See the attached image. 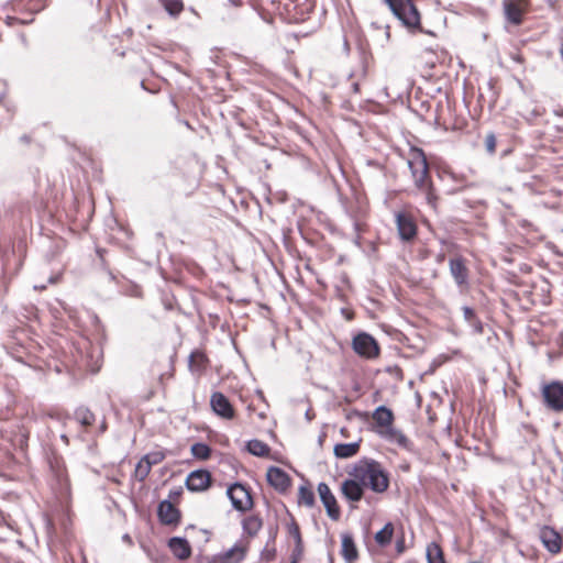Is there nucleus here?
I'll list each match as a JSON object with an SVG mask.
<instances>
[{"label":"nucleus","mask_w":563,"mask_h":563,"mask_svg":"<svg viewBox=\"0 0 563 563\" xmlns=\"http://www.w3.org/2000/svg\"><path fill=\"white\" fill-rule=\"evenodd\" d=\"M349 475L361 482L364 488L368 487L377 494L386 492L389 486L388 473L375 460L358 461Z\"/></svg>","instance_id":"1"},{"label":"nucleus","mask_w":563,"mask_h":563,"mask_svg":"<svg viewBox=\"0 0 563 563\" xmlns=\"http://www.w3.org/2000/svg\"><path fill=\"white\" fill-rule=\"evenodd\" d=\"M408 167L411 172L416 187L426 195L427 202L434 207L437 196L433 192L432 184L429 180V166L422 150L411 148L408 157Z\"/></svg>","instance_id":"2"},{"label":"nucleus","mask_w":563,"mask_h":563,"mask_svg":"<svg viewBox=\"0 0 563 563\" xmlns=\"http://www.w3.org/2000/svg\"><path fill=\"white\" fill-rule=\"evenodd\" d=\"M394 15L408 29L420 27V14L411 0H384Z\"/></svg>","instance_id":"3"},{"label":"nucleus","mask_w":563,"mask_h":563,"mask_svg":"<svg viewBox=\"0 0 563 563\" xmlns=\"http://www.w3.org/2000/svg\"><path fill=\"white\" fill-rule=\"evenodd\" d=\"M542 397L545 406L555 411H563V382L554 380L542 387Z\"/></svg>","instance_id":"4"},{"label":"nucleus","mask_w":563,"mask_h":563,"mask_svg":"<svg viewBox=\"0 0 563 563\" xmlns=\"http://www.w3.org/2000/svg\"><path fill=\"white\" fill-rule=\"evenodd\" d=\"M352 346L354 352L365 358H374L379 354V346L376 340L368 333H358L353 338Z\"/></svg>","instance_id":"5"},{"label":"nucleus","mask_w":563,"mask_h":563,"mask_svg":"<svg viewBox=\"0 0 563 563\" xmlns=\"http://www.w3.org/2000/svg\"><path fill=\"white\" fill-rule=\"evenodd\" d=\"M233 507L240 511L252 508L253 501L249 490L241 484L235 483L228 488L227 492Z\"/></svg>","instance_id":"6"},{"label":"nucleus","mask_w":563,"mask_h":563,"mask_svg":"<svg viewBox=\"0 0 563 563\" xmlns=\"http://www.w3.org/2000/svg\"><path fill=\"white\" fill-rule=\"evenodd\" d=\"M318 493L328 516L333 520H338L340 518V508L330 487L325 483H320L318 485Z\"/></svg>","instance_id":"7"},{"label":"nucleus","mask_w":563,"mask_h":563,"mask_svg":"<svg viewBox=\"0 0 563 563\" xmlns=\"http://www.w3.org/2000/svg\"><path fill=\"white\" fill-rule=\"evenodd\" d=\"M210 406L216 415L223 419H232L234 417V409L229 399L220 391L211 395Z\"/></svg>","instance_id":"8"},{"label":"nucleus","mask_w":563,"mask_h":563,"mask_svg":"<svg viewBox=\"0 0 563 563\" xmlns=\"http://www.w3.org/2000/svg\"><path fill=\"white\" fill-rule=\"evenodd\" d=\"M341 493L346 500L357 503L363 498L364 487L354 476L349 475L341 484Z\"/></svg>","instance_id":"9"},{"label":"nucleus","mask_w":563,"mask_h":563,"mask_svg":"<svg viewBox=\"0 0 563 563\" xmlns=\"http://www.w3.org/2000/svg\"><path fill=\"white\" fill-rule=\"evenodd\" d=\"M211 484V475L206 470L191 472L186 478V486L191 492L206 490Z\"/></svg>","instance_id":"10"},{"label":"nucleus","mask_w":563,"mask_h":563,"mask_svg":"<svg viewBox=\"0 0 563 563\" xmlns=\"http://www.w3.org/2000/svg\"><path fill=\"white\" fill-rule=\"evenodd\" d=\"M396 223L401 240L409 241L416 236L417 227L413 219L409 214L405 212L397 213Z\"/></svg>","instance_id":"11"},{"label":"nucleus","mask_w":563,"mask_h":563,"mask_svg":"<svg viewBox=\"0 0 563 563\" xmlns=\"http://www.w3.org/2000/svg\"><path fill=\"white\" fill-rule=\"evenodd\" d=\"M504 12L508 22L519 25L522 22V15L525 12L523 0H504Z\"/></svg>","instance_id":"12"},{"label":"nucleus","mask_w":563,"mask_h":563,"mask_svg":"<svg viewBox=\"0 0 563 563\" xmlns=\"http://www.w3.org/2000/svg\"><path fill=\"white\" fill-rule=\"evenodd\" d=\"M373 420L376 424L375 432L378 434V431H385L393 428L394 413L389 408L379 406L373 413Z\"/></svg>","instance_id":"13"},{"label":"nucleus","mask_w":563,"mask_h":563,"mask_svg":"<svg viewBox=\"0 0 563 563\" xmlns=\"http://www.w3.org/2000/svg\"><path fill=\"white\" fill-rule=\"evenodd\" d=\"M266 477L269 485L279 492H285L290 485L289 476L279 467H269Z\"/></svg>","instance_id":"14"},{"label":"nucleus","mask_w":563,"mask_h":563,"mask_svg":"<svg viewBox=\"0 0 563 563\" xmlns=\"http://www.w3.org/2000/svg\"><path fill=\"white\" fill-rule=\"evenodd\" d=\"M449 265L450 273L454 278L455 283L459 286L466 285L468 279V269L465 265V261L460 256L452 257L450 258Z\"/></svg>","instance_id":"15"},{"label":"nucleus","mask_w":563,"mask_h":563,"mask_svg":"<svg viewBox=\"0 0 563 563\" xmlns=\"http://www.w3.org/2000/svg\"><path fill=\"white\" fill-rule=\"evenodd\" d=\"M541 541L544 548L551 553H559L562 548L560 534L550 527H543L540 532Z\"/></svg>","instance_id":"16"},{"label":"nucleus","mask_w":563,"mask_h":563,"mask_svg":"<svg viewBox=\"0 0 563 563\" xmlns=\"http://www.w3.org/2000/svg\"><path fill=\"white\" fill-rule=\"evenodd\" d=\"M157 514L159 520L165 525L177 523L180 518L178 509L168 500H163L158 505Z\"/></svg>","instance_id":"17"},{"label":"nucleus","mask_w":563,"mask_h":563,"mask_svg":"<svg viewBox=\"0 0 563 563\" xmlns=\"http://www.w3.org/2000/svg\"><path fill=\"white\" fill-rule=\"evenodd\" d=\"M246 547L242 543H235L229 550L218 555L219 563H240L244 560Z\"/></svg>","instance_id":"18"},{"label":"nucleus","mask_w":563,"mask_h":563,"mask_svg":"<svg viewBox=\"0 0 563 563\" xmlns=\"http://www.w3.org/2000/svg\"><path fill=\"white\" fill-rule=\"evenodd\" d=\"M378 435L405 450H411V442L409 439L401 431L395 429L394 427L385 431H378Z\"/></svg>","instance_id":"19"},{"label":"nucleus","mask_w":563,"mask_h":563,"mask_svg":"<svg viewBox=\"0 0 563 563\" xmlns=\"http://www.w3.org/2000/svg\"><path fill=\"white\" fill-rule=\"evenodd\" d=\"M168 547L173 554L179 560H187L191 555V548L185 538H172L168 542Z\"/></svg>","instance_id":"20"},{"label":"nucleus","mask_w":563,"mask_h":563,"mask_svg":"<svg viewBox=\"0 0 563 563\" xmlns=\"http://www.w3.org/2000/svg\"><path fill=\"white\" fill-rule=\"evenodd\" d=\"M341 541V555L344 558V560L350 563L356 561L358 559V551L352 534L343 533Z\"/></svg>","instance_id":"21"},{"label":"nucleus","mask_w":563,"mask_h":563,"mask_svg":"<svg viewBox=\"0 0 563 563\" xmlns=\"http://www.w3.org/2000/svg\"><path fill=\"white\" fill-rule=\"evenodd\" d=\"M360 450V442L339 443L334 446V455L338 459H349L357 454Z\"/></svg>","instance_id":"22"},{"label":"nucleus","mask_w":563,"mask_h":563,"mask_svg":"<svg viewBox=\"0 0 563 563\" xmlns=\"http://www.w3.org/2000/svg\"><path fill=\"white\" fill-rule=\"evenodd\" d=\"M394 534V526L391 522H387L383 529L376 532L374 539L376 543L380 547H386L391 542V538Z\"/></svg>","instance_id":"23"},{"label":"nucleus","mask_w":563,"mask_h":563,"mask_svg":"<svg viewBox=\"0 0 563 563\" xmlns=\"http://www.w3.org/2000/svg\"><path fill=\"white\" fill-rule=\"evenodd\" d=\"M242 526L245 533L254 537L262 528V520L256 516H249L243 520Z\"/></svg>","instance_id":"24"},{"label":"nucleus","mask_w":563,"mask_h":563,"mask_svg":"<svg viewBox=\"0 0 563 563\" xmlns=\"http://www.w3.org/2000/svg\"><path fill=\"white\" fill-rule=\"evenodd\" d=\"M247 451L255 456H266L269 453V446L260 440H251L247 442Z\"/></svg>","instance_id":"25"},{"label":"nucleus","mask_w":563,"mask_h":563,"mask_svg":"<svg viewBox=\"0 0 563 563\" xmlns=\"http://www.w3.org/2000/svg\"><path fill=\"white\" fill-rule=\"evenodd\" d=\"M427 561L428 563H445L442 549L439 544L431 542L427 547Z\"/></svg>","instance_id":"26"},{"label":"nucleus","mask_w":563,"mask_h":563,"mask_svg":"<svg viewBox=\"0 0 563 563\" xmlns=\"http://www.w3.org/2000/svg\"><path fill=\"white\" fill-rule=\"evenodd\" d=\"M206 362V355L200 351H195L189 356V368L191 372H200L205 368Z\"/></svg>","instance_id":"27"},{"label":"nucleus","mask_w":563,"mask_h":563,"mask_svg":"<svg viewBox=\"0 0 563 563\" xmlns=\"http://www.w3.org/2000/svg\"><path fill=\"white\" fill-rule=\"evenodd\" d=\"M75 418L84 427L91 426L95 422V415L85 407H79L76 409Z\"/></svg>","instance_id":"28"},{"label":"nucleus","mask_w":563,"mask_h":563,"mask_svg":"<svg viewBox=\"0 0 563 563\" xmlns=\"http://www.w3.org/2000/svg\"><path fill=\"white\" fill-rule=\"evenodd\" d=\"M159 2L172 16H178L184 10L183 0H159Z\"/></svg>","instance_id":"29"},{"label":"nucleus","mask_w":563,"mask_h":563,"mask_svg":"<svg viewBox=\"0 0 563 563\" xmlns=\"http://www.w3.org/2000/svg\"><path fill=\"white\" fill-rule=\"evenodd\" d=\"M298 503L300 505H305L307 507H312L314 504V494L313 492L305 486H300L298 493Z\"/></svg>","instance_id":"30"},{"label":"nucleus","mask_w":563,"mask_h":563,"mask_svg":"<svg viewBox=\"0 0 563 563\" xmlns=\"http://www.w3.org/2000/svg\"><path fill=\"white\" fill-rule=\"evenodd\" d=\"M151 468L152 466L148 464V462L142 457L135 466L134 477L137 481L143 482L150 474Z\"/></svg>","instance_id":"31"},{"label":"nucleus","mask_w":563,"mask_h":563,"mask_svg":"<svg viewBox=\"0 0 563 563\" xmlns=\"http://www.w3.org/2000/svg\"><path fill=\"white\" fill-rule=\"evenodd\" d=\"M190 451L191 454L199 460H207L211 454L210 448L201 442L192 444Z\"/></svg>","instance_id":"32"},{"label":"nucleus","mask_w":563,"mask_h":563,"mask_svg":"<svg viewBox=\"0 0 563 563\" xmlns=\"http://www.w3.org/2000/svg\"><path fill=\"white\" fill-rule=\"evenodd\" d=\"M295 536H296V547L295 549L292 550V554H291V561H296V562H299L301 556H302V543H301V538H300V533H299V530L297 528H295Z\"/></svg>","instance_id":"33"},{"label":"nucleus","mask_w":563,"mask_h":563,"mask_svg":"<svg viewBox=\"0 0 563 563\" xmlns=\"http://www.w3.org/2000/svg\"><path fill=\"white\" fill-rule=\"evenodd\" d=\"M143 457L148 462L151 466H153L161 463L165 459V455L162 452H152L144 455Z\"/></svg>","instance_id":"34"},{"label":"nucleus","mask_w":563,"mask_h":563,"mask_svg":"<svg viewBox=\"0 0 563 563\" xmlns=\"http://www.w3.org/2000/svg\"><path fill=\"white\" fill-rule=\"evenodd\" d=\"M486 150L489 153H494L496 148V137L493 133L488 134L485 139Z\"/></svg>","instance_id":"35"},{"label":"nucleus","mask_w":563,"mask_h":563,"mask_svg":"<svg viewBox=\"0 0 563 563\" xmlns=\"http://www.w3.org/2000/svg\"><path fill=\"white\" fill-rule=\"evenodd\" d=\"M462 310H463L464 319L467 322H473V319L476 317L475 311L472 308L466 307V306L463 307Z\"/></svg>","instance_id":"36"},{"label":"nucleus","mask_w":563,"mask_h":563,"mask_svg":"<svg viewBox=\"0 0 563 563\" xmlns=\"http://www.w3.org/2000/svg\"><path fill=\"white\" fill-rule=\"evenodd\" d=\"M468 323L474 329L475 333H477V334L483 333V324L476 317L473 319V322H468Z\"/></svg>","instance_id":"37"},{"label":"nucleus","mask_w":563,"mask_h":563,"mask_svg":"<svg viewBox=\"0 0 563 563\" xmlns=\"http://www.w3.org/2000/svg\"><path fill=\"white\" fill-rule=\"evenodd\" d=\"M397 549H398V552L402 551V549H404V541L397 542Z\"/></svg>","instance_id":"38"},{"label":"nucleus","mask_w":563,"mask_h":563,"mask_svg":"<svg viewBox=\"0 0 563 563\" xmlns=\"http://www.w3.org/2000/svg\"><path fill=\"white\" fill-rule=\"evenodd\" d=\"M353 89L355 92L358 91V84H353Z\"/></svg>","instance_id":"39"},{"label":"nucleus","mask_w":563,"mask_h":563,"mask_svg":"<svg viewBox=\"0 0 563 563\" xmlns=\"http://www.w3.org/2000/svg\"><path fill=\"white\" fill-rule=\"evenodd\" d=\"M100 428H101V431L103 432L106 430V423L103 422Z\"/></svg>","instance_id":"40"},{"label":"nucleus","mask_w":563,"mask_h":563,"mask_svg":"<svg viewBox=\"0 0 563 563\" xmlns=\"http://www.w3.org/2000/svg\"><path fill=\"white\" fill-rule=\"evenodd\" d=\"M62 439H63L66 443H68V439H67V437H66V435H62Z\"/></svg>","instance_id":"41"},{"label":"nucleus","mask_w":563,"mask_h":563,"mask_svg":"<svg viewBox=\"0 0 563 563\" xmlns=\"http://www.w3.org/2000/svg\"><path fill=\"white\" fill-rule=\"evenodd\" d=\"M406 563H416V562H415V561H408V562H406Z\"/></svg>","instance_id":"42"},{"label":"nucleus","mask_w":563,"mask_h":563,"mask_svg":"<svg viewBox=\"0 0 563 563\" xmlns=\"http://www.w3.org/2000/svg\"><path fill=\"white\" fill-rule=\"evenodd\" d=\"M290 563H298V562H296V561H290Z\"/></svg>","instance_id":"43"}]
</instances>
